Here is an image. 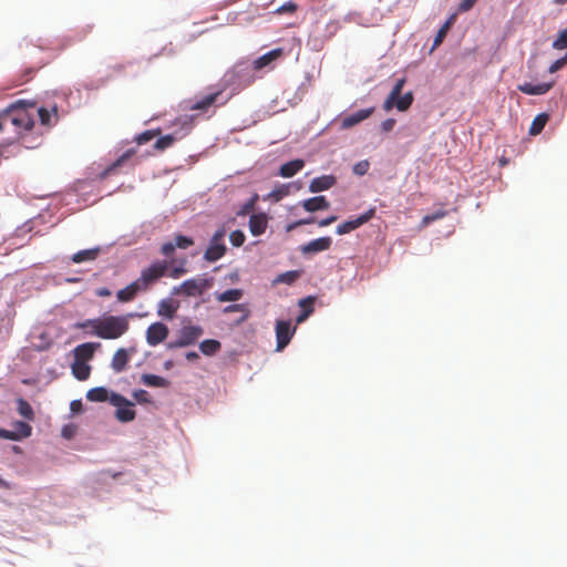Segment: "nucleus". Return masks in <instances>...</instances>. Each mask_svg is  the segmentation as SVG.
I'll list each match as a JSON object with an SVG mask.
<instances>
[{"label": "nucleus", "instance_id": "9b49d317", "mask_svg": "<svg viewBox=\"0 0 567 567\" xmlns=\"http://www.w3.org/2000/svg\"><path fill=\"white\" fill-rule=\"evenodd\" d=\"M374 213H375V209L371 208L368 212H365L364 214H362L361 216L357 217L355 219H350V220H347V221L338 225L337 234L344 235V234H349V233L355 230L363 224L368 223L374 216Z\"/></svg>", "mask_w": 567, "mask_h": 567}, {"label": "nucleus", "instance_id": "f3484780", "mask_svg": "<svg viewBox=\"0 0 567 567\" xmlns=\"http://www.w3.org/2000/svg\"><path fill=\"white\" fill-rule=\"evenodd\" d=\"M179 308L178 301L167 298L158 302L157 315L166 319H173Z\"/></svg>", "mask_w": 567, "mask_h": 567}, {"label": "nucleus", "instance_id": "58836bf2", "mask_svg": "<svg viewBox=\"0 0 567 567\" xmlns=\"http://www.w3.org/2000/svg\"><path fill=\"white\" fill-rule=\"evenodd\" d=\"M446 214H447V212H446V210H444V209H440V210H437V212H435V213H433V214L425 215V216L422 218V220H421V226H422V227H426V226H429L430 224H432L433 221L439 220V219H441V218L445 217V216H446Z\"/></svg>", "mask_w": 567, "mask_h": 567}, {"label": "nucleus", "instance_id": "b1692460", "mask_svg": "<svg viewBox=\"0 0 567 567\" xmlns=\"http://www.w3.org/2000/svg\"><path fill=\"white\" fill-rule=\"evenodd\" d=\"M303 166L305 162L302 159H293L282 164L280 166L279 174L285 178H289L296 175L299 171H301Z\"/></svg>", "mask_w": 567, "mask_h": 567}, {"label": "nucleus", "instance_id": "c03bdc74", "mask_svg": "<svg viewBox=\"0 0 567 567\" xmlns=\"http://www.w3.org/2000/svg\"><path fill=\"white\" fill-rule=\"evenodd\" d=\"M368 169H369L368 161H361L353 166V173L359 176L367 174Z\"/></svg>", "mask_w": 567, "mask_h": 567}, {"label": "nucleus", "instance_id": "7ed1b4c3", "mask_svg": "<svg viewBox=\"0 0 567 567\" xmlns=\"http://www.w3.org/2000/svg\"><path fill=\"white\" fill-rule=\"evenodd\" d=\"M214 285V278L197 276L183 281L179 286L173 288V295L184 297H199Z\"/></svg>", "mask_w": 567, "mask_h": 567}, {"label": "nucleus", "instance_id": "774afa93", "mask_svg": "<svg viewBox=\"0 0 567 567\" xmlns=\"http://www.w3.org/2000/svg\"><path fill=\"white\" fill-rule=\"evenodd\" d=\"M566 2H567V0H555V3H557V4H564Z\"/></svg>", "mask_w": 567, "mask_h": 567}, {"label": "nucleus", "instance_id": "8fccbe9b", "mask_svg": "<svg viewBox=\"0 0 567 567\" xmlns=\"http://www.w3.org/2000/svg\"><path fill=\"white\" fill-rule=\"evenodd\" d=\"M394 125H395L394 118H386L381 123V128L383 132H390L393 130Z\"/></svg>", "mask_w": 567, "mask_h": 567}, {"label": "nucleus", "instance_id": "20e7f679", "mask_svg": "<svg viewBox=\"0 0 567 567\" xmlns=\"http://www.w3.org/2000/svg\"><path fill=\"white\" fill-rule=\"evenodd\" d=\"M405 78H402L396 81L393 89L391 90L390 94L385 99L383 103V110L389 112L393 107H396L398 111L404 112L409 110V107L413 103V94L412 92H408L403 95H401L403 86L405 84Z\"/></svg>", "mask_w": 567, "mask_h": 567}, {"label": "nucleus", "instance_id": "bf43d9fd", "mask_svg": "<svg viewBox=\"0 0 567 567\" xmlns=\"http://www.w3.org/2000/svg\"><path fill=\"white\" fill-rule=\"evenodd\" d=\"M70 408L72 412H80L82 410V402L79 400L72 401Z\"/></svg>", "mask_w": 567, "mask_h": 567}, {"label": "nucleus", "instance_id": "f257e3e1", "mask_svg": "<svg viewBox=\"0 0 567 567\" xmlns=\"http://www.w3.org/2000/svg\"><path fill=\"white\" fill-rule=\"evenodd\" d=\"M194 245V239L184 235L174 236L173 240L164 243L159 252L166 257L164 260H155L150 266L142 269L136 279L144 292L151 290L169 271L173 257L176 249H187Z\"/></svg>", "mask_w": 567, "mask_h": 567}, {"label": "nucleus", "instance_id": "2eb2a0df", "mask_svg": "<svg viewBox=\"0 0 567 567\" xmlns=\"http://www.w3.org/2000/svg\"><path fill=\"white\" fill-rule=\"evenodd\" d=\"M141 292H144L137 280L135 279L133 282L127 285L125 288L121 289L116 293V299L118 302H130L136 298V296Z\"/></svg>", "mask_w": 567, "mask_h": 567}, {"label": "nucleus", "instance_id": "680f3d73", "mask_svg": "<svg viewBox=\"0 0 567 567\" xmlns=\"http://www.w3.org/2000/svg\"><path fill=\"white\" fill-rule=\"evenodd\" d=\"M454 20H455V14L451 16L442 27L445 28L446 31H449L451 29Z\"/></svg>", "mask_w": 567, "mask_h": 567}, {"label": "nucleus", "instance_id": "69168bd1", "mask_svg": "<svg viewBox=\"0 0 567 567\" xmlns=\"http://www.w3.org/2000/svg\"><path fill=\"white\" fill-rule=\"evenodd\" d=\"M239 305H233V306H228L225 308V312H230V311H235V310H238L239 309Z\"/></svg>", "mask_w": 567, "mask_h": 567}, {"label": "nucleus", "instance_id": "f8f14e48", "mask_svg": "<svg viewBox=\"0 0 567 567\" xmlns=\"http://www.w3.org/2000/svg\"><path fill=\"white\" fill-rule=\"evenodd\" d=\"M373 112L374 107L372 106L364 110H360L353 114L347 115L341 118L340 126L342 130L351 128L361 123L362 121L369 118L373 114Z\"/></svg>", "mask_w": 567, "mask_h": 567}, {"label": "nucleus", "instance_id": "423d86ee", "mask_svg": "<svg viewBox=\"0 0 567 567\" xmlns=\"http://www.w3.org/2000/svg\"><path fill=\"white\" fill-rule=\"evenodd\" d=\"M226 236V229L224 227L217 229L210 238L209 245L204 252V259L209 262L219 260L226 254V245L224 238Z\"/></svg>", "mask_w": 567, "mask_h": 567}, {"label": "nucleus", "instance_id": "09e8293b", "mask_svg": "<svg viewBox=\"0 0 567 567\" xmlns=\"http://www.w3.org/2000/svg\"><path fill=\"white\" fill-rule=\"evenodd\" d=\"M313 221V218L310 217V218H306V219H300V220H297L292 224H289L287 226V231H291L292 229L299 227V226H302V225H307V224H311Z\"/></svg>", "mask_w": 567, "mask_h": 567}, {"label": "nucleus", "instance_id": "79ce46f5", "mask_svg": "<svg viewBox=\"0 0 567 567\" xmlns=\"http://www.w3.org/2000/svg\"><path fill=\"white\" fill-rule=\"evenodd\" d=\"M246 236L241 230H234L229 235V240L233 246L240 247L245 243Z\"/></svg>", "mask_w": 567, "mask_h": 567}, {"label": "nucleus", "instance_id": "a19ab883", "mask_svg": "<svg viewBox=\"0 0 567 567\" xmlns=\"http://www.w3.org/2000/svg\"><path fill=\"white\" fill-rule=\"evenodd\" d=\"M298 9V4L293 1H287L282 6L276 9V13L286 14V13H295Z\"/></svg>", "mask_w": 567, "mask_h": 567}, {"label": "nucleus", "instance_id": "c85d7f7f", "mask_svg": "<svg viewBox=\"0 0 567 567\" xmlns=\"http://www.w3.org/2000/svg\"><path fill=\"white\" fill-rule=\"evenodd\" d=\"M38 114H39L41 124L45 125V126L53 125L58 120V113H56L55 106L52 109V112L45 107H40L38 110Z\"/></svg>", "mask_w": 567, "mask_h": 567}, {"label": "nucleus", "instance_id": "f03ea898", "mask_svg": "<svg viewBox=\"0 0 567 567\" xmlns=\"http://www.w3.org/2000/svg\"><path fill=\"white\" fill-rule=\"evenodd\" d=\"M132 313L125 316H104L96 319H87L75 323V328L85 330L91 336L101 339L114 340L121 338L130 329L128 319Z\"/></svg>", "mask_w": 567, "mask_h": 567}, {"label": "nucleus", "instance_id": "5701e85b", "mask_svg": "<svg viewBox=\"0 0 567 567\" xmlns=\"http://www.w3.org/2000/svg\"><path fill=\"white\" fill-rule=\"evenodd\" d=\"M221 94V91H217L214 93H210L203 99L196 101L194 104L190 105L192 111H202L206 112L214 103L218 101L219 95Z\"/></svg>", "mask_w": 567, "mask_h": 567}, {"label": "nucleus", "instance_id": "473e14b6", "mask_svg": "<svg viewBox=\"0 0 567 567\" xmlns=\"http://www.w3.org/2000/svg\"><path fill=\"white\" fill-rule=\"evenodd\" d=\"M243 297V290L240 289H228L224 292L217 293L216 299L219 302L238 301Z\"/></svg>", "mask_w": 567, "mask_h": 567}, {"label": "nucleus", "instance_id": "2f4dec72", "mask_svg": "<svg viewBox=\"0 0 567 567\" xmlns=\"http://www.w3.org/2000/svg\"><path fill=\"white\" fill-rule=\"evenodd\" d=\"M142 382L147 386L155 388H166L168 385V381L165 378L156 374H143Z\"/></svg>", "mask_w": 567, "mask_h": 567}, {"label": "nucleus", "instance_id": "4c0bfd02", "mask_svg": "<svg viewBox=\"0 0 567 567\" xmlns=\"http://www.w3.org/2000/svg\"><path fill=\"white\" fill-rule=\"evenodd\" d=\"M300 277V274L299 271L297 270H290V271H286L284 274H280L277 279H276V282H284V284H288V285H291L293 284L298 278Z\"/></svg>", "mask_w": 567, "mask_h": 567}, {"label": "nucleus", "instance_id": "dca6fc26", "mask_svg": "<svg viewBox=\"0 0 567 567\" xmlns=\"http://www.w3.org/2000/svg\"><path fill=\"white\" fill-rule=\"evenodd\" d=\"M249 230L254 236L262 235L268 226V218L266 214H252L249 218Z\"/></svg>", "mask_w": 567, "mask_h": 567}, {"label": "nucleus", "instance_id": "9d476101", "mask_svg": "<svg viewBox=\"0 0 567 567\" xmlns=\"http://www.w3.org/2000/svg\"><path fill=\"white\" fill-rule=\"evenodd\" d=\"M168 328L163 322H154L146 330V341L150 346L155 347L163 342L168 336Z\"/></svg>", "mask_w": 567, "mask_h": 567}, {"label": "nucleus", "instance_id": "39448f33", "mask_svg": "<svg viewBox=\"0 0 567 567\" xmlns=\"http://www.w3.org/2000/svg\"><path fill=\"white\" fill-rule=\"evenodd\" d=\"M7 111L10 112L8 122L16 128L30 131L33 127L34 121L24 106H22L21 102L10 105L7 107Z\"/></svg>", "mask_w": 567, "mask_h": 567}, {"label": "nucleus", "instance_id": "393cba45", "mask_svg": "<svg viewBox=\"0 0 567 567\" xmlns=\"http://www.w3.org/2000/svg\"><path fill=\"white\" fill-rule=\"evenodd\" d=\"M100 252H101L100 247L80 250L71 257V260L74 264H81L84 261H93L99 257Z\"/></svg>", "mask_w": 567, "mask_h": 567}, {"label": "nucleus", "instance_id": "6e6d98bb", "mask_svg": "<svg viewBox=\"0 0 567 567\" xmlns=\"http://www.w3.org/2000/svg\"><path fill=\"white\" fill-rule=\"evenodd\" d=\"M0 437L8 439V440H16L17 435H16V433H13L11 431L0 429Z\"/></svg>", "mask_w": 567, "mask_h": 567}, {"label": "nucleus", "instance_id": "5fc2aeb1", "mask_svg": "<svg viewBox=\"0 0 567 567\" xmlns=\"http://www.w3.org/2000/svg\"><path fill=\"white\" fill-rule=\"evenodd\" d=\"M62 436L65 439H71L74 434V426L73 425H64L62 427Z\"/></svg>", "mask_w": 567, "mask_h": 567}, {"label": "nucleus", "instance_id": "412c9836", "mask_svg": "<svg viewBox=\"0 0 567 567\" xmlns=\"http://www.w3.org/2000/svg\"><path fill=\"white\" fill-rule=\"evenodd\" d=\"M302 207L310 213L324 210L330 207V203L327 200L324 196H316L308 199H305L301 203Z\"/></svg>", "mask_w": 567, "mask_h": 567}, {"label": "nucleus", "instance_id": "72a5a7b5", "mask_svg": "<svg viewBox=\"0 0 567 567\" xmlns=\"http://www.w3.org/2000/svg\"><path fill=\"white\" fill-rule=\"evenodd\" d=\"M17 410H18L19 414L21 416H23L24 419L33 420V417H34L33 409L30 405V403L28 401H25L24 399L20 398L17 400Z\"/></svg>", "mask_w": 567, "mask_h": 567}, {"label": "nucleus", "instance_id": "4d7b16f0", "mask_svg": "<svg viewBox=\"0 0 567 567\" xmlns=\"http://www.w3.org/2000/svg\"><path fill=\"white\" fill-rule=\"evenodd\" d=\"M99 297H110L112 295L111 290L106 287H101L95 291Z\"/></svg>", "mask_w": 567, "mask_h": 567}, {"label": "nucleus", "instance_id": "4be33fe9", "mask_svg": "<svg viewBox=\"0 0 567 567\" xmlns=\"http://www.w3.org/2000/svg\"><path fill=\"white\" fill-rule=\"evenodd\" d=\"M128 360L130 354L127 350L124 348H120L118 350H116L112 358L111 367L116 373H120L125 370Z\"/></svg>", "mask_w": 567, "mask_h": 567}, {"label": "nucleus", "instance_id": "aec40b11", "mask_svg": "<svg viewBox=\"0 0 567 567\" xmlns=\"http://www.w3.org/2000/svg\"><path fill=\"white\" fill-rule=\"evenodd\" d=\"M100 347V343L86 342L78 346L74 349L75 360L86 362L94 355L95 350Z\"/></svg>", "mask_w": 567, "mask_h": 567}, {"label": "nucleus", "instance_id": "ddd939ff", "mask_svg": "<svg viewBox=\"0 0 567 567\" xmlns=\"http://www.w3.org/2000/svg\"><path fill=\"white\" fill-rule=\"evenodd\" d=\"M332 244V240L330 237H320L317 239H313L306 245L301 246L300 250L302 254H313V252H320L328 250Z\"/></svg>", "mask_w": 567, "mask_h": 567}, {"label": "nucleus", "instance_id": "a211bd4d", "mask_svg": "<svg viewBox=\"0 0 567 567\" xmlns=\"http://www.w3.org/2000/svg\"><path fill=\"white\" fill-rule=\"evenodd\" d=\"M554 85V82L548 83H539V84H532V83H523L517 86V89L525 94L528 95H543L546 94Z\"/></svg>", "mask_w": 567, "mask_h": 567}, {"label": "nucleus", "instance_id": "0e129e2a", "mask_svg": "<svg viewBox=\"0 0 567 567\" xmlns=\"http://www.w3.org/2000/svg\"><path fill=\"white\" fill-rule=\"evenodd\" d=\"M0 487L1 488H6V489H10L11 488V485L9 482L4 481L1 476H0Z\"/></svg>", "mask_w": 567, "mask_h": 567}, {"label": "nucleus", "instance_id": "a878e982", "mask_svg": "<svg viewBox=\"0 0 567 567\" xmlns=\"http://www.w3.org/2000/svg\"><path fill=\"white\" fill-rule=\"evenodd\" d=\"M71 369L73 375L80 381L87 380L91 374V367L86 362L80 360H74Z\"/></svg>", "mask_w": 567, "mask_h": 567}, {"label": "nucleus", "instance_id": "3c124183", "mask_svg": "<svg viewBox=\"0 0 567 567\" xmlns=\"http://www.w3.org/2000/svg\"><path fill=\"white\" fill-rule=\"evenodd\" d=\"M99 475H100L101 477H103V476H110V477H112L113 480H117L118 477H121V476H122V472H113V471H111V470H104V471H101V472L99 473ZM102 480H103V478H101V481H102Z\"/></svg>", "mask_w": 567, "mask_h": 567}, {"label": "nucleus", "instance_id": "e2e57ef3", "mask_svg": "<svg viewBox=\"0 0 567 567\" xmlns=\"http://www.w3.org/2000/svg\"><path fill=\"white\" fill-rule=\"evenodd\" d=\"M454 20H455V14L451 16L442 27L445 28L446 31H449L451 29Z\"/></svg>", "mask_w": 567, "mask_h": 567}, {"label": "nucleus", "instance_id": "ea45409f", "mask_svg": "<svg viewBox=\"0 0 567 567\" xmlns=\"http://www.w3.org/2000/svg\"><path fill=\"white\" fill-rule=\"evenodd\" d=\"M553 48L556 50L567 49V28L558 33L553 42Z\"/></svg>", "mask_w": 567, "mask_h": 567}, {"label": "nucleus", "instance_id": "a18cd8bd", "mask_svg": "<svg viewBox=\"0 0 567 567\" xmlns=\"http://www.w3.org/2000/svg\"><path fill=\"white\" fill-rule=\"evenodd\" d=\"M447 32L449 31H446L445 28H443V27L440 28V30L437 31V33H436V35L434 38L432 50L437 48L443 42V40L445 39Z\"/></svg>", "mask_w": 567, "mask_h": 567}, {"label": "nucleus", "instance_id": "bb28decb", "mask_svg": "<svg viewBox=\"0 0 567 567\" xmlns=\"http://www.w3.org/2000/svg\"><path fill=\"white\" fill-rule=\"evenodd\" d=\"M548 120H549V114H547V113L538 114L532 122V125L528 131L529 135L536 136V135L540 134L542 131L544 130L545 125L547 124Z\"/></svg>", "mask_w": 567, "mask_h": 567}, {"label": "nucleus", "instance_id": "c756f323", "mask_svg": "<svg viewBox=\"0 0 567 567\" xmlns=\"http://www.w3.org/2000/svg\"><path fill=\"white\" fill-rule=\"evenodd\" d=\"M86 399L91 402H105L110 400L109 392L105 388H93L86 392Z\"/></svg>", "mask_w": 567, "mask_h": 567}, {"label": "nucleus", "instance_id": "37998d69", "mask_svg": "<svg viewBox=\"0 0 567 567\" xmlns=\"http://www.w3.org/2000/svg\"><path fill=\"white\" fill-rule=\"evenodd\" d=\"M566 64H567V53L563 58L554 61L549 65L548 71H549V73H555V72L559 71L560 69H563Z\"/></svg>", "mask_w": 567, "mask_h": 567}, {"label": "nucleus", "instance_id": "cd10ccee", "mask_svg": "<svg viewBox=\"0 0 567 567\" xmlns=\"http://www.w3.org/2000/svg\"><path fill=\"white\" fill-rule=\"evenodd\" d=\"M136 154V150L130 148L124 154H122L112 165H110L105 171L104 175H110L114 173L118 167L124 165L128 159H131Z\"/></svg>", "mask_w": 567, "mask_h": 567}, {"label": "nucleus", "instance_id": "49530a36", "mask_svg": "<svg viewBox=\"0 0 567 567\" xmlns=\"http://www.w3.org/2000/svg\"><path fill=\"white\" fill-rule=\"evenodd\" d=\"M184 264L185 261L181 266L174 267L169 272H167V275L174 279H178L186 272Z\"/></svg>", "mask_w": 567, "mask_h": 567}, {"label": "nucleus", "instance_id": "de8ad7c7", "mask_svg": "<svg viewBox=\"0 0 567 567\" xmlns=\"http://www.w3.org/2000/svg\"><path fill=\"white\" fill-rule=\"evenodd\" d=\"M477 0H462V2L458 4V11L460 12H466L471 10Z\"/></svg>", "mask_w": 567, "mask_h": 567}, {"label": "nucleus", "instance_id": "f704fd0d", "mask_svg": "<svg viewBox=\"0 0 567 567\" xmlns=\"http://www.w3.org/2000/svg\"><path fill=\"white\" fill-rule=\"evenodd\" d=\"M313 297H307L299 301L300 307L308 305V310H302V312L297 317V323L303 322L313 312Z\"/></svg>", "mask_w": 567, "mask_h": 567}, {"label": "nucleus", "instance_id": "0eeeda50", "mask_svg": "<svg viewBox=\"0 0 567 567\" xmlns=\"http://www.w3.org/2000/svg\"><path fill=\"white\" fill-rule=\"evenodd\" d=\"M110 402L116 406L115 417L120 422H131L135 419V411L133 410V403L130 402L125 396L112 393L110 395Z\"/></svg>", "mask_w": 567, "mask_h": 567}, {"label": "nucleus", "instance_id": "864d4df0", "mask_svg": "<svg viewBox=\"0 0 567 567\" xmlns=\"http://www.w3.org/2000/svg\"><path fill=\"white\" fill-rule=\"evenodd\" d=\"M254 205H255L254 200L247 202L245 205H243V207L240 208V210L237 214L240 216L248 214L250 210L254 209Z\"/></svg>", "mask_w": 567, "mask_h": 567}, {"label": "nucleus", "instance_id": "7c9ffc66", "mask_svg": "<svg viewBox=\"0 0 567 567\" xmlns=\"http://www.w3.org/2000/svg\"><path fill=\"white\" fill-rule=\"evenodd\" d=\"M220 342L214 339L204 340L199 344V349L205 355H214L220 350Z\"/></svg>", "mask_w": 567, "mask_h": 567}, {"label": "nucleus", "instance_id": "6e6552de", "mask_svg": "<svg viewBox=\"0 0 567 567\" xmlns=\"http://www.w3.org/2000/svg\"><path fill=\"white\" fill-rule=\"evenodd\" d=\"M204 333L200 326H183L178 332V339L172 342L169 348H183L194 344Z\"/></svg>", "mask_w": 567, "mask_h": 567}, {"label": "nucleus", "instance_id": "c9c22d12", "mask_svg": "<svg viewBox=\"0 0 567 567\" xmlns=\"http://www.w3.org/2000/svg\"><path fill=\"white\" fill-rule=\"evenodd\" d=\"M175 141H176L175 136H173L171 134L162 136L155 142L154 148L159 152H163L166 148L171 147L175 143Z\"/></svg>", "mask_w": 567, "mask_h": 567}, {"label": "nucleus", "instance_id": "052dcab7", "mask_svg": "<svg viewBox=\"0 0 567 567\" xmlns=\"http://www.w3.org/2000/svg\"><path fill=\"white\" fill-rule=\"evenodd\" d=\"M186 359H187L188 361H196V360H198V359H199V355H198V353H197V352H195V351H190V352H187V353H186Z\"/></svg>", "mask_w": 567, "mask_h": 567}, {"label": "nucleus", "instance_id": "1a4fd4ad", "mask_svg": "<svg viewBox=\"0 0 567 567\" xmlns=\"http://www.w3.org/2000/svg\"><path fill=\"white\" fill-rule=\"evenodd\" d=\"M293 333L295 328H291L290 321L278 320L276 322L277 351L284 350L289 344Z\"/></svg>", "mask_w": 567, "mask_h": 567}, {"label": "nucleus", "instance_id": "13d9d810", "mask_svg": "<svg viewBox=\"0 0 567 567\" xmlns=\"http://www.w3.org/2000/svg\"><path fill=\"white\" fill-rule=\"evenodd\" d=\"M336 219H337L336 216H329L324 219H321L318 224L320 227H326V226L331 225L333 221H336Z\"/></svg>", "mask_w": 567, "mask_h": 567}, {"label": "nucleus", "instance_id": "603ef678", "mask_svg": "<svg viewBox=\"0 0 567 567\" xmlns=\"http://www.w3.org/2000/svg\"><path fill=\"white\" fill-rule=\"evenodd\" d=\"M8 116H10V112L7 111V109L0 112V132L3 131L4 126L9 123Z\"/></svg>", "mask_w": 567, "mask_h": 567}, {"label": "nucleus", "instance_id": "6ab92c4d", "mask_svg": "<svg viewBox=\"0 0 567 567\" xmlns=\"http://www.w3.org/2000/svg\"><path fill=\"white\" fill-rule=\"evenodd\" d=\"M284 54V50L280 48L274 49L264 55L256 59L252 63V68L256 71H259L266 66H268L271 62L276 61Z\"/></svg>", "mask_w": 567, "mask_h": 567}, {"label": "nucleus", "instance_id": "338daca9", "mask_svg": "<svg viewBox=\"0 0 567 567\" xmlns=\"http://www.w3.org/2000/svg\"><path fill=\"white\" fill-rule=\"evenodd\" d=\"M140 394H146V392L144 390H141L140 392L135 393V396L140 399Z\"/></svg>", "mask_w": 567, "mask_h": 567}, {"label": "nucleus", "instance_id": "4468645a", "mask_svg": "<svg viewBox=\"0 0 567 567\" xmlns=\"http://www.w3.org/2000/svg\"><path fill=\"white\" fill-rule=\"evenodd\" d=\"M337 184V178L333 175H322L313 178L310 182L309 190L311 193H319L328 190Z\"/></svg>", "mask_w": 567, "mask_h": 567}, {"label": "nucleus", "instance_id": "e433bc0d", "mask_svg": "<svg viewBox=\"0 0 567 567\" xmlns=\"http://www.w3.org/2000/svg\"><path fill=\"white\" fill-rule=\"evenodd\" d=\"M161 134V130H147L135 137L138 145L145 144Z\"/></svg>", "mask_w": 567, "mask_h": 567}]
</instances>
